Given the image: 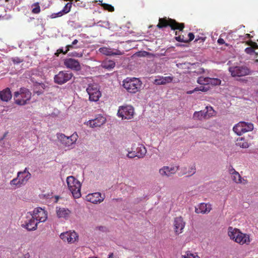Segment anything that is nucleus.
Segmentation results:
<instances>
[{"mask_svg":"<svg viewBox=\"0 0 258 258\" xmlns=\"http://www.w3.org/2000/svg\"><path fill=\"white\" fill-rule=\"evenodd\" d=\"M170 27L173 30H178L179 32L176 31L175 39L181 42L187 43V39H185L184 35H179V32L182 31L184 28V23H179L176 22L174 19L167 18L166 17L162 18V28Z\"/></svg>","mask_w":258,"mask_h":258,"instance_id":"f257e3e1","label":"nucleus"},{"mask_svg":"<svg viewBox=\"0 0 258 258\" xmlns=\"http://www.w3.org/2000/svg\"><path fill=\"white\" fill-rule=\"evenodd\" d=\"M228 235L231 239L240 245H248L250 242L248 234L243 233L239 229L232 227L228 228Z\"/></svg>","mask_w":258,"mask_h":258,"instance_id":"f03ea898","label":"nucleus"},{"mask_svg":"<svg viewBox=\"0 0 258 258\" xmlns=\"http://www.w3.org/2000/svg\"><path fill=\"white\" fill-rule=\"evenodd\" d=\"M32 93L27 88L22 87L14 93L15 103L19 105H25L31 99Z\"/></svg>","mask_w":258,"mask_h":258,"instance_id":"7ed1b4c3","label":"nucleus"},{"mask_svg":"<svg viewBox=\"0 0 258 258\" xmlns=\"http://www.w3.org/2000/svg\"><path fill=\"white\" fill-rule=\"evenodd\" d=\"M122 86L130 93H136L140 91L142 86L141 81L138 78H127L122 82Z\"/></svg>","mask_w":258,"mask_h":258,"instance_id":"20e7f679","label":"nucleus"},{"mask_svg":"<svg viewBox=\"0 0 258 258\" xmlns=\"http://www.w3.org/2000/svg\"><path fill=\"white\" fill-rule=\"evenodd\" d=\"M56 137L58 141L68 149L74 148L79 137L76 133H74L70 137L66 136L62 133H58L56 134Z\"/></svg>","mask_w":258,"mask_h":258,"instance_id":"39448f33","label":"nucleus"},{"mask_svg":"<svg viewBox=\"0 0 258 258\" xmlns=\"http://www.w3.org/2000/svg\"><path fill=\"white\" fill-rule=\"evenodd\" d=\"M66 182L68 187L72 195L75 198H79L81 197V187L80 182L76 179L73 176H69L67 178Z\"/></svg>","mask_w":258,"mask_h":258,"instance_id":"423d86ee","label":"nucleus"},{"mask_svg":"<svg viewBox=\"0 0 258 258\" xmlns=\"http://www.w3.org/2000/svg\"><path fill=\"white\" fill-rule=\"evenodd\" d=\"M215 115V111L213 108L211 106H207L204 110L195 112L193 118L196 120H202L204 119H208Z\"/></svg>","mask_w":258,"mask_h":258,"instance_id":"0eeeda50","label":"nucleus"},{"mask_svg":"<svg viewBox=\"0 0 258 258\" xmlns=\"http://www.w3.org/2000/svg\"><path fill=\"white\" fill-rule=\"evenodd\" d=\"M253 125L250 122L240 121L237 123L233 127V131L237 135L240 136L242 134L252 131Z\"/></svg>","mask_w":258,"mask_h":258,"instance_id":"6e6552de","label":"nucleus"},{"mask_svg":"<svg viewBox=\"0 0 258 258\" xmlns=\"http://www.w3.org/2000/svg\"><path fill=\"white\" fill-rule=\"evenodd\" d=\"M86 91L89 96V100L97 102L101 96L98 86L96 84H89L86 88Z\"/></svg>","mask_w":258,"mask_h":258,"instance_id":"1a4fd4ad","label":"nucleus"},{"mask_svg":"<svg viewBox=\"0 0 258 258\" xmlns=\"http://www.w3.org/2000/svg\"><path fill=\"white\" fill-rule=\"evenodd\" d=\"M73 76L72 73L67 71H60L54 77V82L58 85H62L70 81Z\"/></svg>","mask_w":258,"mask_h":258,"instance_id":"9d476101","label":"nucleus"},{"mask_svg":"<svg viewBox=\"0 0 258 258\" xmlns=\"http://www.w3.org/2000/svg\"><path fill=\"white\" fill-rule=\"evenodd\" d=\"M134 109L131 105L120 106L118 110L117 115L122 119H130L133 117Z\"/></svg>","mask_w":258,"mask_h":258,"instance_id":"9b49d317","label":"nucleus"},{"mask_svg":"<svg viewBox=\"0 0 258 258\" xmlns=\"http://www.w3.org/2000/svg\"><path fill=\"white\" fill-rule=\"evenodd\" d=\"M38 223L32 214L28 213L26 215L24 223L22 224V227L28 231H34L37 229Z\"/></svg>","mask_w":258,"mask_h":258,"instance_id":"f8f14e48","label":"nucleus"},{"mask_svg":"<svg viewBox=\"0 0 258 258\" xmlns=\"http://www.w3.org/2000/svg\"><path fill=\"white\" fill-rule=\"evenodd\" d=\"M232 77H243L250 74V70L246 66H234L229 68Z\"/></svg>","mask_w":258,"mask_h":258,"instance_id":"ddd939ff","label":"nucleus"},{"mask_svg":"<svg viewBox=\"0 0 258 258\" xmlns=\"http://www.w3.org/2000/svg\"><path fill=\"white\" fill-rule=\"evenodd\" d=\"M32 215L38 223L45 222L47 218L46 212L41 208H35L33 211Z\"/></svg>","mask_w":258,"mask_h":258,"instance_id":"4468645a","label":"nucleus"},{"mask_svg":"<svg viewBox=\"0 0 258 258\" xmlns=\"http://www.w3.org/2000/svg\"><path fill=\"white\" fill-rule=\"evenodd\" d=\"M60 238L64 242L74 243L78 239V235L75 231H67L60 234Z\"/></svg>","mask_w":258,"mask_h":258,"instance_id":"2eb2a0df","label":"nucleus"},{"mask_svg":"<svg viewBox=\"0 0 258 258\" xmlns=\"http://www.w3.org/2000/svg\"><path fill=\"white\" fill-rule=\"evenodd\" d=\"M185 222L182 217L179 216L174 218L173 222L174 230L176 234H179L183 232Z\"/></svg>","mask_w":258,"mask_h":258,"instance_id":"dca6fc26","label":"nucleus"},{"mask_svg":"<svg viewBox=\"0 0 258 258\" xmlns=\"http://www.w3.org/2000/svg\"><path fill=\"white\" fill-rule=\"evenodd\" d=\"M105 199V195H102L100 192H94L88 194L86 196V200L93 204H100Z\"/></svg>","mask_w":258,"mask_h":258,"instance_id":"f3484780","label":"nucleus"},{"mask_svg":"<svg viewBox=\"0 0 258 258\" xmlns=\"http://www.w3.org/2000/svg\"><path fill=\"white\" fill-rule=\"evenodd\" d=\"M63 63L68 69L75 71H80L81 69L80 62L77 60L72 58L64 59Z\"/></svg>","mask_w":258,"mask_h":258,"instance_id":"a211bd4d","label":"nucleus"},{"mask_svg":"<svg viewBox=\"0 0 258 258\" xmlns=\"http://www.w3.org/2000/svg\"><path fill=\"white\" fill-rule=\"evenodd\" d=\"M106 121V118L102 115L99 114L93 119L89 120L87 124L91 127H99L103 125Z\"/></svg>","mask_w":258,"mask_h":258,"instance_id":"6ab92c4d","label":"nucleus"},{"mask_svg":"<svg viewBox=\"0 0 258 258\" xmlns=\"http://www.w3.org/2000/svg\"><path fill=\"white\" fill-rule=\"evenodd\" d=\"M98 51L102 54L105 55H121L123 54V52L119 50L111 48L110 47H102L98 49Z\"/></svg>","mask_w":258,"mask_h":258,"instance_id":"aec40b11","label":"nucleus"},{"mask_svg":"<svg viewBox=\"0 0 258 258\" xmlns=\"http://www.w3.org/2000/svg\"><path fill=\"white\" fill-rule=\"evenodd\" d=\"M56 213L58 218L68 219L70 217L71 211L67 208L57 207Z\"/></svg>","mask_w":258,"mask_h":258,"instance_id":"412c9836","label":"nucleus"},{"mask_svg":"<svg viewBox=\"0 0 258 258\" xmlns=\"http://www.w3.org/2000/svg\"><path fill=\"white\" fill-rule=\"evenodd\" d=\"M212 210L211 205L209 204L201 203L198 208H196L195 212L197 214H208Z\"/></svg>","mask_w":258,"mask_h":258,"instance_id":"4be33fe9","label":"nucleus"},{"mask_svg":"<svg viewBox=\"0 0 258 258\" xmlns=\"http://www.w3.org/2000/svg\"><path fill=\"white\" fill-rule=\"evenodd\" d=\"M132 146H134V152L136 156L138 158H143L146 155L147 150L146 148L142 144H134Z\"/></svg>","mask_w":258,"mask_h":258,"instance_id":"5701e85b","label":"nucleus"},{"mask_svg":"<svg viewBox=\"0 0 258 258\" xmlns=\"http://www.w3.org/2000/svg\"><path fill=\"white\" fill-rule=\"evenodd\" d=\"M1 100L4 102H8L12 98V94L11 90L9 88L0 91Z\"/></svg>","mask_w":258,"mask_h":258,"instance_id":"b1692460","label":"nucleus"},{"mask_svg":"<svg viewBox=\"0 0 258 258\" xmlns=\"http://www.w3.org/2000/svg\"><path fill=\"white\" fill-rule=\"evenodd\" d=\"M178 169V166H164L162 168V170L163 171L164 174L167 176H169L172 174H173L176 173V172Z\"/></svg>","mask_w":258,"mask_h":258,"instance_id":"393cba45","label":"nucleus"},{"mask_svg":"<svg viewBox=\"0 0 258 258\" xmlns=\"http://www.w3.org/2000/svg\"><path fill=\"white\" fill-rule=\"evenodd\" d=\"M231 178L233 181L236 183H243L245 184L247 182L246 180L242 178L238 172L235 173L233 175H231Z\"/></svg>","mask_w":258,"mask_h":258,"instance_id":"a878e982","label":"nucleus"},{"mask_svg":"<svg viewBox=\"0 0 258 258\" xmlns=\"http://www.w3.org/2000/svg\"><path fill=\"white\" fill-rule=\"evenodd\" d=\"M236 145L242 148H247L249 147L248 143L242 137H239L237 139Z\"/></svg>","mask_w":258,"mask_h":258,"instance_id":"bb28decb","label":"nucleus"},{"mask_svg":"<svg viewBox=\"0 0 258 258\" xmlns=\"http://www.w3.org/2000/svg\"><path fill=\"white\" fill-rule=\"evenodd\" d=\"M115 63L114 61L110 59H106L103 61L102 63V68L107 69V70H111L114 68Z\"/></svg>","mask_w":258,"mask_h":258,"instance_id":"cd10ccee","label":"nucleus"},{"mask_svg":"<svg viewBox=\"0 0 258 258\" xmlns=\"http://www.w3.org/2000/svg\"><path fill=\"white\" fill-rule=\"evenodd\" d=\"M31 174L29 173L26 175H20V177H19V178L22 185H24L27 183V182L31 178Z\"/></svg>","mask_w":258,"mask_h":258,"instance_id":"c85d7f7f","label":"nucleus"},{"mask_svg":"<svg viewBox=\"0 0 258 258\" xmlns=\"http://www.w3.org/2000/svg\"><path fill=\"white\" fill-rule=\"evenodd\" d=\"M10 184L12 186H14L15 188L20 187L23 186L18 176L16 178L11 180Z\"/></svg>","mask_w":258,"mask_h":258,"instance_id":"c756f323","label":"nucleus"},{"mask_svg":"<svg viewBox=\"0 0 258 258\" xmlns=\"http://www.w3.org/2000/svg\"><path fill=\"white\" fill-rule=\"evenodd\" d=\"M206 39V37L205 36H202L199 37L198 36L195 40V42L197 44V46H198L199 48L202 47L204 45V43Z\"/></svg>","mask_w":258,"mask_h":258,"instance_id":"7c9ffc66","label":"nucleus"},{"mask_svg":"<svg viewBox=\"0 0 258 258\" xmlns=\"http://www.w3.org/2000/svg\"><path fill=\"white\" fill-rule=\"evenodd\" d=\"M209 81V77H200L197 80V82L200 85H208Z\"/></svg>","mask_w":258,"mask_h":258,"instance_id":"2f4dec72","label":"nucleus"},{"mask_svg":"<svg viewBox=\"0 0 258 258\" xmlns=\"http://www.w3.org/2000/svg\"><path fill=\"white\" fill-rule=\"evenodd\" d=\"M221 80L217 78H209V85L211 84L213 86L219 85L221 84Z\"/></svg>","mask_w":258,"mask_h":258,"instance_id":"473e14b6","label":"nucleus"},{"mask_svg":"<svg viewBox=\"0 0 258 258\" xmlns=\"http://www.w3.org/2000/svg\"><path fill=\"white\" fill-rule=\"evenodd\" d=\"M32 12L34 14H38L40 11V8L38 3H34L32 5Z\"/></svg>","mask_w":258,"mask_h":258,"instance_id":"72a5a7b5","label":"nucleus"},{"mask_svg":"<svg viewBox=\"0 0 258 258\" xmlns=\"http://www.w3.org/2000/svg\"><path fill=\"white\" fill-rule=\"evenodd\" d=\"M182 256V258H200L196 253H192L190 251H187L186 253Z\"/></svg>","mask_w":258,"mask_h":258,"instance_id":"f704fd0d","label":"nucleus"},{"mask_svg":"<svg viewBox=\"0 0 258 258\" xmlns=\"http://www.w3.org/2000/svg\"><path fill=\"white\" fill-rule=\"evenodd\" d=\"M72 7V3H68L64 7L61 12H63V15L68 13L70 11Z\"/></svg>","mask_w":258,"mask_h":258,"instance_id":"c9c22d12","label":"nucleus"},{"mask_svg":"<svg viewBox=\"0 0 258 258\" xmlns=\"http://www.w3.org/2000/svg\"><path fill=\"white\" fill-rule=\"evenodd\" d=\"M100 2L101 3V6L104 9L107 10L109 12L114 11V8L111 5L106 4H103L102 1H100Z\"/></svg>","mask_w":258,"mask_h":258,"instance_id":"e433bc0d","label":"nucleus"},{"mask_svg":"<svg viewBox=\"0 0 258 258\" xmlns=\"http://www.w3.org/2000/svg\"><path fill=\"white\" fill-rule=\"evenodd\" d=\"M98 25L102 27L109 28L110 24L108 21H99L98 22Z\"/></svg>","mask_w":258,"mask_h":258,"instance_id":"4c0bfd02","label":"nucleus"},{"mask_svg":"<svg viewBox=\"0 0 258 258\" xmlns=\"http://www.w3.org/2000/svg\"><path fill=\"white\" fill-rule=\"evenodd\" d=\"M209 90V87H206L205 85L204 86H201L199 87H196L195 88V91H201L202 92H207Z\"/></svg>","mask_w":258,"mask_h":258,"instance_id":"58836bf2","label":"nucleus"},{"mask_svg":"<svg viewBox=\"0 0 258 258\" xmlns=\"http://www.w3.org/2000/svg\"><path fill=\"white\" fill-rule=\"evenodd\" d=\"M135 148H134V146L132 147V151H128V154L127 155V157L129 158H133L135 157H137L136 154H135V153L134 152V149Z\"/></svg>","mask_w":258,"mask_h":258,"instance_id":"ea45409f","label":"nucleus"},{"mask_svg":"<svg viewBox=\"0 0 258 258\" xmlns=\"http://www.w3.org/2000/svg\"><path fill=\"white\" fill-rule=\"evenodd\" d=\"M11 60L14 64H19V63L22 62L23 60V59H22L19 57H12L11 58Z\"/></svg>","mask_w":258,"mask_h":258,"instance_id":"a19ab883","label":"nucleus"},{"mask_svg":"<svg viewBox=\"0 0 258 258\" xmlns=\"http://www.w3.org/2000/svg\"><path fill=\"white\" fill-rule=\"evenodd\" d=\"M196 173V166L193 165L190 167L188 171V176H190Z\"/></svg>","mask_w":258,"mask_h":258,"instance_id":"79ce46f5","label":"nucleus"},{"mask_svg":"<svg viewBox=\"0 0 258 258\" xmlns=\"http://www.w3.org/2000/svg\"><path fill=\"white\" fill-rule=\"evenodd\" d=\"M63 15V12H61V11L56 13H53L50 16V17L51 19H54L57 17H59Z\"/></svg>","mask_w":258,"mask_h":258,"instance_id":"37998d69","label":"nucleus"},{"mask_svg":"<svg viewBox=\"0 0 258 258\" xmlns=\"http://www.w3.org/2000/svg\"><path fill=\"white\" fill-rule=\"evenodd\" d=\"M172 80V77L170 76L168 77H162V84H166L167 83L171 82Z\"/></svg>","mask_w":258,"mask_h":258,"instance_id":"c03bdc74","label":"nucleus"},{"mask_svg":"<svg viewBox=\"0 0 258 258\" xmlns=\"http://www.w3.org/2000/svg\"><path fill=\"white\" fill-rule=\"evenodd\" d=\"M69 55L74 57H81L83 56V53H78L76 51H74L71 53H69Z\"/></svg>","mask_w":258,"mask_h":258,"instance_id":"a18cd8bd","label":"nucleus"},{"mask_svg":"<svg viewBox=\"0 0 258 258\" xmlns=\"http://www.w3.org/2000/svg\"><path fill=\"white\" fill-rule=\"evenodd\" d=\"M29 173H30L28 170V168L27 167H26L23 171H19L17 173V174H18V177H20V175H24V174L26 175V174H29Z\"/></svg>","mask_w":258,"mask_h":258,"instance_id":"49530a36","label":"nucleus"},{"mask_svg":"<svg viewBox=\"0 0 258 258\" xmlns=\"http://www.w3.org/2000/svg\"><path fill=\"white\" fill-rule=\"evenodd\" d=\"M245 51L247 54H252L254 52L253 47H247L245 49Z\"/></svg>","mask_w":258,"mask_h":258,"instance_id":"de8ad7c7","label":"nucleus"},{"mask_svg":"<svg viewBox=\"0 0 258 258\" xmlns=\"http://www.w3.org/2000/svg\"><path fill=\"white\" fill-rule=\"evenodd\" d=\"M73 48H77L78 47H74L72 44L68 45L65 47V51H64V53H67L69 50H70L71 49H72Z\"/></svg>","mask_w":258,"mask_h":258,"instance_id":"09e8293b","label":"nucleus"},{"mask_svg":"<svg viewBox=\"0 0 258 258\" xmlns=\"http://www.w3.org/2000/svg\"><path fill=\"white\" fill-rule=\"evenodd\" d=\"M148 54V53L146 51H140L137 53V55L138 56H146Z\"/></svg>","mask_w":258,"mask_h":258,"instance_id":"8fccbe9b","label":"nucleus"},{"mask_svg":"<svg viewBox=\"0 0 258 258\" xmlns=\"http://www.w3.org/2000/svg\"><path fill=\"white\" fill-rule=\"evenodd\" d=\"M188 39H187V43L190 42L195 38V35L192 33H189L188 34Z\"/></svg>","mask_w":258,"mask_h":258,"instance_id":"3c124183","label":"nucleus"},{"mask_svg":"<svg viewBox=\"0 0 258 258\" xmlns=\"http://www.w3.org/2000/svg\"><path fill=\"white\" fill-rule=\"evenodd\" d=\"M36 87L38 89H41L42 90L45 89V88L46 87V85L44 84H43V83H38L36 85Z\"/></svg>","mask_w":258,"mask_h":258,"instance_id":"603ef678","label":"nucleus"},{"mask_svg":"<svg viewBox=\"0 0 258 258\" xmlns=\"http://www.w3.org/2000/svg\"><path fill=\"white\" fill-rule=\"evenodd\" d=\"M154 84L156 85H161V78L158 77L157 79H155L153 81Z\"/></svg>","mask_w":258,"mask_h":258,"instance_id":"864d4df0","label":"nucleus"},{"mask_svg":"<svg viewBox=\"0 0 258 258\" xmlns=\"http://www.w3.org/2000/svg\"><path fill=\"white\" fill-rule=\"evenodd\" d=\"M181 172L180 173V175H185V174H187L188 175V172H187L186 170V168L185 167H183V168H182L181 169Z\"/></svg>","mask_w":258,"mask_h":258,"instance_id":"5fc2aeb1","label":"nucleus"},{"mask_svg":"<svg viewBox=\"0 0 258 258\" xmlns=\"http://www.w3.org/2000/svg\"><path fill=\"white\" fill-rule=\"evenodd\" d=\"M217 42H218L219 44L221 45V44H224V43H225V41H224V40L223 39L220 38H219V39H218V40H217Z\"/></svg>","mask_w":258,"mask_h":258,"instance_id":"6e6d98bb","label":"nucleus"},{"mask_svg":"<svg viewBox=\"0 0 258 258\" xmlns=\"http://www.w3.org/2000/svg\"><path fill=\"white\" fill-rule=\"evenodd\" d=\"M230 174L233 175L235 173H237V172L235 171V170L232 167L231 169L229 170Z\"/></svg>","mask_w":258,"mask_h":258,"instance_id":"4d7b16f0","label":"nucleus"},{"mask_svg":"<svg viewBox=\"0 0 258 258\" xmlns=\"http://www.w3.org/2000/svg\"><path fill=\"white\" fill-rule=\"evenodd\" d=\"M35 93L37 94L38 95H39L43 93V91L41 89H39L38 91H35Z\"/></svg>","mask_w":258,"mask_h":258,"instance_id":"13d9d810","label":"nucleus"},{"mask_svg":"<svg viewBox=\"0 0 258 258\" xmlns=\"http://www.w3.org/2000/svg\"><path fill=\"white\" fill-rule=\"evenodd\" d=\"M157 27L159 28H161V18H159V23L157 25Z\"/></svg>","mask_w":258,"mask_h":258,"instance_id":"bf43d9fd","label":"nucleus"},{"mask_svg":"<svg viewBox=\"0 0 258 258\" xmlns=\"http://www.w3.org/2000/svg\"><path fill=\"white\" fill-rule=\"evenodd\" d=\"M78 42V40L75 39V40H74L72 42V45H73L74 46V45H76Z\"/></svg>","mask_w":258,"mask_h":258,"instance_id":"052dcab7","label":"nucleus"},{"mask_svg":"<svg viewBox=\"0 0 258 258\" xmlns=\"http://www.w3.org/2000/svg\"><path fill=\"white\" fill-rule=\"evenodd\" d=\"M253 48H256V49L258 48V45L255 42H253Z\"/></svg>","mask_w":258,"mask_h":258,"instance_id":"680f3d73","label":"nucleus"},{"mask_svg":"<svg viewBox=\"0 0 258 258\" xmlns=\"http://www.w3.org/2000/svg\"><path fill=\"white\" fill-rule=\"evenodd\" d=\"M58 50L60 52L63 53V54H66V53L64 52V51L65 50H64L63 48H60Z\"/></svg>","mask_w":258,"mask_h":258,"instance_id":"e2e57ef3","label":"nucleus"},{"mask_svg":"<svg viewBox=\"0 0 258 258\" xmlns=\"http://www.w3.org/2000/svg\"><path fill=\"white\" fill-rule=\"evenodd\" d=\"M196 91H195V89H194L193 90H192V91H190L187 92V93H188V94H191V93H194V92H196Z\"/></svg>","mask_w":258,"mask_h":258,"instance_id":"0e129e2a","label":"nucleus"},{"mask_svg":"<svg viewBox=\"0 0 258 258\" xmlns=\"http://www.w3.org/2000/svg\"><path fill=\"white\" fill-rule=\"evenodd\" d=\"M246 38H250L251 37V36L249 34H246Z\"/></svg>","mask_w":258,"mask_h":258,"instance_id":"69168bd1","label":"nucleus"},{"mask_svg":"<svg viewBox=\"0 0 258 258\" xmlns=\"http://www.w3.org/2000/svg\"><path fill=\"white\" fill-rule=\"evenodd\" d=\"M113 253H110L109 255V256H108V258H112V256H113Z\"/></svg>","mask_w":258,"mask_h":258,"instance_id":"338daca9","label":"nucleus"},{"mask_svg":"<svg viewBox=\"0 0 258 258\" xmlns=\"http://www.w3.org/2000/svg\"><path fill=\"white\" fill-rule=\"evenodd\" d=\"M6 135H7V133H5V134H4V135L3 138L2 139H2H4V138L6 136Z\"/></svg>","mask_w":258,"mask_h":258,"instance_id":"774afa93","label":"nucleus"}]
</instances>
